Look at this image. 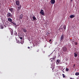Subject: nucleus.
<instances>
[{"mask_svg":"<svg viewBox=\"0 0 79 79\" xmlns=\"http://www.w3.org/2000/svg\"><path fill=\"white\" fill-rule=\"evenodd\" d=\"M7 18H12L13 17V15H12L11 14L10 12H8L6 15Z\"/></svg>","mask_w":79,"mask_h":79,"instance_id":"nucleus-1","label":"nucleus"},{"mask_svg":"<svg viewBox=\"0 0 79 79\" xmlns=\"http://www.w3.org/2000/svg\"><path fill=\"white\" fill-rule=\"evenodd\" d=\"M64 35L63 34L60 38V42H63V40L64 39Z\"/></svg>","mask_w":79,"mask_h":79,"instance_id":"nucleus-2","label":"nucleus"},{"mask_svg":"<svg viewBox=\"0 0 79 79\" xmlns=\"http://www.w3.org/2000/svg\"><path fill=\"white\" fill-rule=\"evenodd\" d=\"M21 4H19V5H17V8H18L19 11V10H21Z\"/></svg>","mask_w":79,"mask_h":79,"instance_id":"nucleus-3","label":"nucleus"},{"mask_svg":"<svg viewBox=\"0 0 79 79\" xmlns=\"http://www.w3.org/2000/svg\"><path fill=\"white\" fill-rule=\"evenodd\" d=\"M9 10L11 12V13H13L14 11V8L11 7H9Z\"/></svg>","mask_w":79,"mask_h":79,"instance_id":"nucleus-4","label":"nucleus"},{"mask_svg":"<svg viewBox=\"0 0 79 79\" xmlns=\"http://www.w3.org/2000/svg\"><path fill=\"white\" fill-rule=\"evenodd\" d=\"M15 3L17 6L18 5H20V2H19V1H17Z\"/></svg>","mask_w":79,"mask_h":79,"instance_id":"nucleus-5","label":"nucleus"},{"mask_svg":"<svg viewBox=\"0 0 79 79\" xmlns=\"http://www.w3.org/2000/svg\"><path fill=\"white\" fill-rule=\"evenodd\" d=\"M63 52H66V51H67V48L66 47H64L63 48Z\"/></svg>","mask_w":79,"mask_h":79,"instance_id":"nucleus-6","label":"nucleus"},{"mask_svg":"<svg viewBox=\"0 0 79 79\" xmlns=\"http://www.w3.org/2000/svg\"><path fill=\"white\" fill-rule=\"evenodd\" d=\"M40 13L42 15L44 16V10H43L42 9L41 10V11H40Z\"/></svg>","mask_w":79,"mask_h":79,"instance_id":"nucleus-7","label":"nucleus"},{"mask_svg":"<svg viewBox=\"0 0 79 79\" xmlns=\"http://www.w3.org/2000/svg\"><path fill=\"white\" fill-rule=\"evenodd\" d=\"M18 36L19 38L21 40H22L23 39V37H22V35L21 34H19L18 35Z\"/></svg>","mask_w":79,"mask_h":79,"instance_id":"nucleus-8","label":"nucleus"},{"mask_svg":"<svg viewBox=\"0 0 79 79\" xmlns=\"http://www.w3.org/2000/svg\"><path fill=\"white\" fill-rule=\"evenodd\" d=\"M50 2L51 4H54L55 3V0H51Z\"/></svg>","mask_w":79,"mask_h":79,"instance_id":"nucleus-9","label":"nucleus"},{"mask_svg":"<svg viewBox=\"0 0 79 79\" xmlns=\"http://www.w3.org/2000/svg\"><path fill=\"white\" fill-rule=\"evenodd\" d=\"M60 60L58 59L56 61V64H58L60 63Z\"/></svg>","mask_w":79,"mask_h":79,"instance_id":"nucleus-10","label":"nucleus"},{"mask_svg":"<svg viewBox=\"0 0 79 79\" xmlns=\"http://www.w3.org/2000/svg\"><path fill=\"white\" fill-rule=\"evenodd\" d=\"M7 20L8 21H9V22H10V23H11L12 22V19L10 18H8L7 19Z\"/></svg>","mask_w":79,"mask_h":79,"instance_id":"nucleus-11","label":"nucleus"},{"mask_svg":"<svg viewBox=\"0 0 79 79\" xmlns=\"http://www.w3.org/2000/svg\"><path fill=\"white\" fill-rule=\"evenodd\" d=\"M75 16V15H71L70 16V18H74Z\"/></svg>","mask_w":79,"mask_h":79,"instance_id":"nucleus-12","label":"nucleus"},{"mask_svg":"<svg viewBox=\"0 0 79 79\" xmlns=\"http://www.w3.org/2000/svg\"><path fill=\"white\" fill-rule=\"evenodd\" d=\"M23 18V14H21L19 16V19H22Z\"/></svg>","mask_w":79,"mask_h":79,"instance_id":"nucleus-13","label":"nucleus"},{"mask_svg":"<svg viewBox=\"0 0 79 79\" xmlns=\"http://www.w3.org/2000/svg\"><path fill=\"white\" fill-rule=\"evenodd\" d=\"M33 19L34 21H37V19L35 17V16H34L33 17Z\"/></svg>","mask_w":79,"mask_h":79,"instance_id":"nucleus-14","label":"nucleus"},{"mask_svg":"<svg viewBox=\"0 0 79 79\" xmlns=\"http://www.w3.org/2000/svg\"><path fill=\"white\" fill-rule=\"evenodd\" d=\"M74 57H77V54L76 53H74Z\"/></svg>","mask_w":79,"mask_h":79,"instance_id":"nucleus-15","label":"nucleus"},{"mask_svg":"<svg viewBox=\"0 0 79 79\" xmlns=\"http://www.w3.org/2000/svg\"><path fill=\"white\" fill-rule=\"evenodd\" d=\"M23 31L24 32H27V30H26V29H23Z\"/></svg>","mask_w":79,"mask_h":79,"instance_id":"nucleus-16","label":"nucleus"},{"mask_svg":"<svg viewBox=\"0 0 79 79\" xmlns=\"http://www.w3.org/2000/svg\"><path fill=\"white\" fill-rule=\"evenodd\" d=\"M75 75L77 76H79V73L76 72L75 74Z\"/></svg>","mask_w":79,"mask_h":79,"instance_id":"nucleus-17","label":"nucleus"},{"mask_svg":"<svg viewBox=\"0 0 79 79\" xmlns=\"http://www.w3.org/2000/svg\"><path fill=\"white\" fill-rule=\"evenodd\" d=\"M11 23H12L13 24H14V25H15V26H16V23L15 22H11Z\"/></svg>","mask_w":79,"mask_h":79,"instance_id":"nucleus-18","label":"nucleus"},{"mask_svg":"<svg viewBox=\"0 0 79 79\" xmlns=\"http://www.w3.org/2000/svg\"><path fill=\"white\" fill-rule=\"evenodd\" d=\"M15 35L16 36H17V35H18V34H17V32H16V31H15Z\"/></svg>","mask_w":79,"mask_h":79,"instance_id":"nucleus-19","label":"nucleus"},{"mask_svg":"<svg viewBox=\"0 0 79 79\" xmlns=\"http://www.w3.org/2000/svg\"><path fill=\"white\" fill-rule=\"evenodd\" d=\"M10 33H11V35H13V31L11 30L10 31Z\"/></svg>","mask_w":79,"mask_h":79,"instance_id":"nucleus-20","label":"nucleus"},{"mask_svg":"<svg viewBox=\"0 0 79 79\" xmlns=\"http://www.w3.org/2000/svg\"><path fill=\"white\" fill-rule=\"evenodd\" d=\"M63 28L64 29H65V30H66V27L65 26H63Z\"/></svg>","mask_w":79,"mask_h":79,"instance_id":"nucleus-21","label":"nucleus"},{"mask_svg":"<svg viewBox=\"0 0 79 79\" xmlns=\"http://www.w3.org/2000/svg\"><path fill=\"white\" fill-rule=\"evenodd\" d=\"M0 27L2 29H3V25H1L0 26Z\"/></svg>","mask_w":79,"mask_h":79,"instance_id":"nucleus-22","label":"nucleus"},{"mask_svg":"<svg viewBox=\"0 0 79 79\" xmlns=\"http://www.w3.org/2000/svg\"><path fill=\"white\" fill-rule=\"evenodd\" d=\"M62 76H63V77H64V78H66V76H64V74H62Z\"/></svg>","mask_w":79,"mask_h":79,"instance_id":"nucleus-23","label":"nucleus"},{"mask_svg":"<svg viewBox=\"0 0 79 79\" xmlns=\"http://www.w3.org/2000/svg\"><path fill=\"white\" fill-rule=\"evenodd\" d=\"M66 71H69V69L68 68H66Z\"/></svg>","mask_w":79,"mask_h":79,"instance_id":"nucleus-24","label":"nucleus"},{"mask_svg":"<svg viewBox=\"0 0 79 79\" xmlns=\"http://www.w3.org/2000/svg\"><path fill=\"white\" fill-rule=\"evenodd\" d=\"M75 44L76 45H77V42H76L75 43Z\"/></svg>","mask_w":79,"mask_h":79,"instance_id":"nucleus-25","label":"nucleus"},{"mask_svg":"<svg viewBox=\"0 0 79 79\" xmlns=\"http://www.w3.org/2000/svg\"><path fill=\"white\" fill-rule=\"evenodd\" d=\"M76 66V64H74V65H73V68H75V66Z\"/></svg>","mask_w":79,"mask_h":79,"instance_id":"nucleus-26","label":"nucleus"},{"mask_svg":"<svg viewBox=\"0 0 79 79\" xmlns=\"http://www.w3.org/2000/svg\"><path fill=\"white\" fill-rule=\"evenodd\" d=\"M3 26H4V27H6V25L5 24H4L3 25Z\"/></svg>","mask_w":79,"mask_h":79,"instance_id":"nucleus-27","label":"nucleus"},{"mask_svg":"<svg viewBox=\"0 0 79 79\" xmlns=\"http://www.w3.org/2000/svg\"><path fill=\"white\" fill-rule=\"evenodd\" d=\"M47 35H50V34L49 33H48L47 34Z\"/></svg>","mask_w":79,"mask_h":79,"instance_id":"nucleus-28","label":"nucleus"},{"mask_svg":"<svg viewBox=\"0 0 79 79\" xmlns=\"http://www.w3.org/2000/svg\"><path fill=\"white\" fill-rule=\"evenodd\" d=\"M51 59H52L53 60L54 59V58H51V59H50V60H51Z\"/></svg>","mask_w":79,"mask_h":79,"instance_id":"nucleus-29","label":"nucleus"},{"mask_svg":"<svg viewBox=\"0 0 79 79\" xmlns=\"http://www.w3.org/2000/svg\"><path fill=\"white\" fill-rule=\"evenodd\" d=\"M43 53H45V51H43Z\"/></svg>","mask_w":79,"mask_h":79,"instance_id":"nucleus-30","label":"nucleus"},{"mask_svg":"<svg viewBox=\"0 0 79 79\" xmlns=\"http://www.w3.org/2000/svg\"><path fill=\"white\" fill-rule=\"evenodd\" d=\"M52 41V40L51 39H50L49 40V42H51Z\"/></svg>","mask_w":79,"mask_h":79,"instance_id":"nucleus-31","label":"nucleus"},{"mask_svg":"<svg viewBox=\"0 0 79 79\" xmlns=\"http://www.w3.org/2000/svg\"><path fill=\"white\" fill-rule=\"evenodd\" d=\"M28 49H30V47H28Z\"/></svg>","mask_w":79,"mask_h":79,"instance_id":"nucleus-32","label":"nucleus"},{"mask_svg":"<svg viewBox=\"0 0 79 79\" xmlns=\"http://www.w3.org/2000/svg\"><path fill=\"white\" fill-rule=\"evenodd\" d=\"M55 44H57V42H56L55 43Z\"/></svg>","mask_w":79,"mask_h":79,"instance_id":"nucleus-33","label":"nucleus"},{"mask_svg":"<svg viewBox=\"0 0 79 79\" xmlns=\"http://www.w3.org/2000/svg\"><path fill=\"white\" fill-rule=\"evenodd\" d=\"M51 62H53V60H52L51 61Z\"/></svg>","mask_w":79,"mask_h":79,"instance_id":"nucleus-34","label":"nucleus"},{"mask_svg":"<svg viewBox=\"0 0 79 79\" xmlns=\"http://www.w3.org/2000/svg\"><path fill=\"white\" fill-rule=\"evenodd\" d=\"M61 29H62V30H63V28L62 27V28H61Z\"/></svg>","mask_w":79,"mask_h":79,"instance_id":"nucleus-35","label":"nucleus"},{"mask_svg":"<svg viewBox=\"0 0 79 79\" xmlns=\"http://www.w3.org/2000/svg\"><path fill=\"white\" fill-rule=\"evenodd\" d=\"M70 79H73L72 78H70Z\"/></svg>","mask_w":79,"mask_h":79,"instance_id":"nucleus-36","label":"nucleus"},{"mask_svg":"<svg viewBox=\"0 0 79 79\" xmlns=\"http://www.w3.org/2000/svg\"><path fill=\"white\" fill-rule=\"evenodd\" d=\"M71 0V1L72 2H73V0Z\"/></svg>","mask_w":79,"mask_h":79,"instance_id":"nucleus-37","label":"nucleus"},{"mask_svg":"<svg viewBox=\"0 0 79 79\" xmlns=\"http://www.w3.org/2000/svg\"><path fill=\"white\" fill-rule=\"evenodd\" d=\"M21 44H23V43H21Z\"/></svg>","mask_w":79,"mask_h":79,"instance_id":"nucleus-38","label":"nucleus"}]
</instances>
